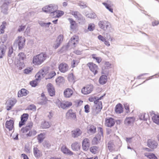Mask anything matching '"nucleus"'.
I'll return each mask as SVG.
<instances>
[{"label": "nucleus", "instance_id": "f257e3e1", "mask_svg": "<svg viewBox=\"0 0 159 159\" xmlns=\"http://www.w3.org/2000/svg\"><path fill=\"white\" fill-rule=\"evenodd\" d=\"M49 67H44L36 74L35 78L38 80H40L43 78H45L47 80L51 79L56 75L55 71H49Z\"/></svg>", "mask_w": 159, "mask_h": 159}, {"label": "nucleus", "instance_id": "f03ea898", "mask_svg": "<svg viewBox=\"0 0 159 159\" xmlns=\"http://www.w3.org/2000/svg\"><path fill=\"white\" fill-rule=\"evenodd\" d=\"M106 94H104L97 98L94 102V108L93 110V113L94 115H96L99 113L102 108V103L100 100L102 99Z\"/></svg>", "mask_w": 159, "mask_h": 159}, {"label": "nucleus", "instance_id": "7ed1b4c3", "mask_svg": "<svg viewBox=\"0 0 159 159\" xmlns=\"http://www.w3.org/2000/svg\"><path fill=\"white\" fill-rule=\"evenodd\" d=\"M47 55L44 53H41L36 56H34L33 63L35 65H39L43 63L47 58Z\"/></svg>", "mask_w": 159, "mask_h": 159}, {"label": "nucleus", "instance_id": "20e7f679", "mask_svg": "<svg viewBox=\"0 0 159 159\" xmlns=\"http://www.w3.org/2000/svg\"><path fill=\"white\" fill-rule=\"evenodd\" d=\"M58 7L57 5L50 4L42 8V11L47 13H51L52 14L53 12L55 10H57Z\"/></svg>", "mask_w": 159, "mask_h": 159}, {"label": "nucleus", "instance_id": "39448f33", "mask_svg": "<svg viewBox=\"0 0 159 159\" xmlns=\"http://www.w3.org/2000/svg\"><path fill=\"white\" fill-rule=\"evenodd\" d=\"M98 25L99 27L104 31H106L111 27V24L110 22L105 20L100 21Z\"/></svg>", "mask_w": 159, "mask_h": 159}, {"label": "nucleus", "instance_id": "423d86ee", "mask_svg": "<svg viewBox=\"0 0 159 159\" xmlns=\"http://www.w3.org/2000/svg\"><path fill=\"white\" fill-rule=\"evenodd\" d=\"M93 86L92 84H88L83 87L81 89L82 93L85 95L90 93L93 90Z\"/></svg>", "mask_w": 159, "mask_h": 159}, {"label": "nucleus", "instance_id": "0eeeda50", "mask_svg": "<svg viewBox=\"0 0 159 159\" xmlns=\"http://www.w3.org/2000/svg\"><path fill=\"white\" fill-rule=\"evenodd\" d=\"M87 66L89 67L90 70L95 75L98 73V66L93 62H89L87 64Z\"/></svg>", "mask_w": 159, "mask_h": 159}, {"label": "nucleus", "instance_id": "6e6552de", "mask_svg": "<svg viewBox=\"0 0 159 159\" xmlns=\"http://www.w3.org/2000/svg\"><path fill=\"white\" fill-rule=\"evenodd\" d=\"M58 68L61 72L65 73L69 70V66L67 63L62 62L59 64Z\"/></svg>", "mask_w": 159, "mask_h": 159}, {"label": "nucleus", "instance_id": "1a4fd4ad", "mask_svg": "<svg viewBox=\"0 0 159 159\" xmlns=\"http://www.w3.org/2000/svg\"><path fill=\"white\" fill-rule=\"evenodd\" d=\"M72 105V102L69 101H60L58 103V107L63 109L69 107Z\"/></svg>", "mask_w": 159, "mask_h": 159}, {"label": "nucleus", "instance_id": "9d476101", "mask_svg": "<svg viewBox=\"0 0 159 159\" xmlns=\"http://www.w3.org/2000/svg\"><path fill=\"white\" fill-rule=\"evenodd\" d=\"M147 146L150 148L154 149L157 148L158 143L155 140L152 139H150L148 140Z\"/></svg>", "mask_w": 159, "mask_h": 159}, {"label": "nucleus", "instance_id": "9b49d317", "mask_svg": "<svg viewBox=\"0 0 159 159\" xmlns=\"http://www.w3.org/2000/svg\"><path fill=\"white\" fill-rule=\"evenodd\" d=\"M90 145V141L88 138H85L82 142L83 149L85 151H87Z\"/></svg>", "mask_w": 159, "mask_h": 159}, {"label": "nucleus", "instance_id": "f8f14e48", "mask_svg": "<svg viewBox=\"0 0 159 159\" xmlns=\"http://www.w3.org/2000/svg\"><path fill=\"white\" fill-rule=\"evenodd\" d=\"M33 126V123L32 122H30L28 123L25 127L22 128L21 129V132L23 133H26L29 131L30 130Z\"/></svg>", "mask_w": 159, "mask_h": 159}, {"label": "nucleus", "instance_id": "ddd939ff", "mask_svg": "<svg viewBox=\"0 0 159 159\" xmlns=\"http://www.w3.org/2000/svg\"><path fill=\"white\" fill-rule=\"evenodd\" d=\"M29 117V115L27 113H24L21 115L20 118V121L19 123V126L21 127L22 126L24 125Z\"/></svg>", "mask_w": 159, "mask_h": 159}, {"label": "nucleus", "instance_id": "4468645a", "mask_svg": "<svg viewBox=\"0 0 159 159\" xmlns=\"http://www.w3.org/2000/svg\"><path fill=\"white\" fill-rule=\"evenodd\" d=\"M66 118L67 119H72L74 120L76 119V116L75 112H74L72 110H69L66 115Z\"/></svg>", "mask_w": 159, "mask_h": 159}, {"label": "nucleus", "instance_id": "2eb2a0df", "mask_svg": "<svg viewBox=\"0 0 159 159\" xmlns=\"http://www.w3.org/2000/svg\"><path fill=\"white\" fill-rule=\"evenodd\" d=\"M16 102L17 100L15 98H12L9 100L7 103V110L8 111L11 110Z\"/></svg>", "mask_w": 159, "mask_h": 159}, {"label": "nucleus", "instance_id": "dca6fc26", "mask_svg": "<svg viewBox=\"0 0 159 159\" xmlns=\"http://www.w3.org/2000/svg\"><path fill=\"white\" fill-rule=\"evenodd\" d=\"M48 92L49 95L51 96L55 95V91L54 87L51 83L48 84L47 86Z\"/></svg>", "mask_w": 159, "mask_h": 159}, {"label": "nucleus", "instance_id": "f3484780", "mask_svg": "<svg viewBox=\"0 0 159 159\" xmlns=\"http://www.w3.org/2000/svg\"><path fill=\"white\" fill-rule=\"evenodd\" d=\"M14 121L13 120H7L5 123L6 127L9 131L12 130L14 129Z\"/></svg>", "mask_w": 159, "mask_h": 159}, {"label": "nucleus", "instance_id": "a211bd4d", "mask_svg": "<svg viewBox=\"0 0 159 159\" xmlns=\"http://www.w3.org/2000/svg\"><path fill=\"white\" fill-rule=\"evenodd\" d=\"M18 42L19 49L21 50L24 48L25 44V39L24 37L19 36L18 37Z\"/></svg>", "mask_w": 159, "mask_h": 159}, {"label": "nucleus", "instance_id": "6ab92c4d", "mask_svg": "<svg viewBox=\"0 0 159 159\" xmlns=\"http://www.w3.org/2000/svg\"><path fill=\"white\" fill-rule=\"evenodd\" d=\"M73 91L72 89L67 88L64 91L63 94L64 96L66 98H69L71 97L73 94Z\"/></svg>", "mask_w": 159, "mask_h": 159}, {"label": "nucleus", "instance_id": "aec40b11", "mask_svg": "<svg viewBox=\"0 0 159 159\" xmlns=\"http://www.w3.org/2000/svg\"><path fill=\"white\" fill-rule=\"evenodd\" d=\"M64 14L63 11L55 10L51 15L53 18H59L62 16Z\"/></svg>", "mask_w": 159, "mask_h": 159}, {"label": "nucleus", "instance_id": "412c9836", "mask_svg": "<svg viewBox=\"0 0 159 159\" xmlns=\"http://www.w3.org/2000/svg\"><path fill=\"white\" fill-rule=\"evenodd\" d=\"M115 124V121L114 119L110 118L108 119H106L105 120V125L106 126L111 127L113 126Z\"/></svg>", "mask_w": 159, "mask_h": 159}, {"label": "nucleus", "instance_id": "4be33fe9", "mask_svg": "<svg viewBox=\"0 0 159 159\" xmlns=\"http://www.w3.org/2000/svg\"><path fill=\"white\" fill-rule=\"evenodd\" d=\"M123 111L124 108L121 103H119L116 105L115 108V111L116 113H121L123 112Z\"/></svg>", "mask_w": 159, "mask_h": 159}, {"label": "nucleus", "instance_id": "5701e85b", "mask_svg": "<svg viewBox=\"0 0 159 159\" xmlns=\"http://www.w3.org/2000/svg\"><path fill=\"white\" fill-rule=\"evenodd\" d=\"M61 150L62 152L64 154L70 156H72L73 154V153L65 145H63L61 147Z\"/></svg>", "mask_w": 159, "mask_h": 159}, {"label": "nucleus", "instance_id": "b1692460", "mask_svg": "<svg viewBox=\"0 0 159 159\" xmlns=\"http://www.w3.org/2000/svg\"><path fill=\"white\" fill-rule=\"evenodd\" d=\"M82 133L81 130L78 128H76L75 130L72 131L71 135L74 138H76L80 135Z\"/></svg>", "mask_w": 159, "mask_h": 159}, {"label": "nucleus", "instance_id": "393cba45", "mask_svg": "<svg viewBox=\"0 0 159 159\" xmlns=\"http://www.w3.org/2000/svg\"><path fill=\"white\" fill-rule=\"evenodd\" d=\"M70 24V28L73 30H75L77 27V25L75 21L70 18L68 19Z\"/></svg>", "mask_w": 159, "mask_h": 159}, {"label": "nucleus", "instance_id": "a878e982", "mask_svg": "<svg viewBox=\"0 0 159 159\" xmlns=\"http://www.w3.org/2000/svg\"><path fill=\"white\" fill-rule=\"evenodd\" d=\"M79 40L78 35H74L70 39V42L75 46V45L78 43Z\"/></svg>", "mask_w": 159, "mask_h": 159}, {"label": "nucleus", "instance_id": "bb28decb", "mask_svg": "<svg viewBox=\"0 0 159 159\" xmlns=\"http://www.w3.org/2000/svg\"><path fill=\"white\" fill-rule=\"evenodd\" d=\"M96 127L93 125H89L87 128L88 132L89 133L93 134L96 131Z\"/></svg>", "mask_w": 159, "mask_h": 159}, {"label": "nucleus", "instance_id": "cd10ccee", "mask_svg": "<svg viewBox=\"0 0 159 159\" xmlns=\"http://www.w3.org/2000/svg\"><path fill=\"white\" fill-rule=\"evenodd\" d=\"M29 92L25 89H22L19 91L18 93V96L19 97H21L23 96H26Z\"/></svg>", "mask_w": 159, "mask_h": 159}, {"label": "nucleus", "instance_id": "c85d7f7f", "mask_svg": "<svg viewBox=\"0 0 159 159\" xmlns=\"http://www.w3.org/2000/svg\"><path fill=\"white\" fill-rule=\"evenodd\" d=\"M71 148L73 151H78L80 149V145L77 142H75L71 145Z\"/></svg>", "mask_w": 159, "mask_h": 159}, {"label": "nucleus", "instance_id": "c756f323", "mask_svg": "<svg viewBox=\"0 0 159 159\" xmlns=\"http://www.w3.org/2000/svg\"><path fill=\"white\" fill-rule=\"evenodd\" d=\"M6 49V46L2 45L0 46V58H2L4 55Z\"/></svg>", "mask_w": 159, "mask_h": 159}, {"label": "nucleus", "instance_id": "7c9ffc66", "mask_svg": "<svg viewBox=\"0 0 159 159\" xmlns=\"http://www.w3.org/2000/svg\"><path fill=\"white\" fill-rule=\"evenodd\" d=\"M65 82V79L62 76H59L56 79V84L58 85L62 84Z\"/></svg>", "mask_w": 159, "mask_h": 159}, {"label": "nucleus", "instance_id": "2f4dec72", "mask_svg": "<svg viewBox=\"0 0 159 159\" xmlns=\"http://www.w3.org/2000/svg\"><path fill=\"white\" fill-rule=\"evenodd\" d=\"M16 67L18 70H21L25 66L23 62H21L20 61H18L15 64Z\"/></svg>", "mask_w": 159, "mask_h": 159}, {"label": "nucleus", "instance_id": "473e14b6", "mask_svg": "<svg viewBox=\"0 0 159 159\" xmlns=\"http://www.w3.org/2000/svg\"><path fill=\"white\" fill-rule=\"evenodd\" d=\"M71 14L75 18L79 20H80L82 18V15L77 11H72Z\"/></svg>", "mask_w": 159, "mask_h": 159}, {"label": "nucleus", "instance_id": "72a5a7b5", "mask_svg": "<svg viewBox=\"0 0 159 159\" xmlns=\"http://www.w3.org/2000/svg\"><path fill=\"white\" fill-rule=\"evenodd\" d=\"M98 147L93 146L90 148L89 150L92 153L95 154L98 152Z\"/></svg>", "mask_w": 159, "mask_h": 159}, {"label": "nucleus", "instance_id": "f704fd0d", "mask_svg": "<svg viewBox=\"0 0 159 159\" xmlns=\"http://www.w3.org/2000/svg\"><path fill=\"white\" fill-rule=\"evenodd\" d=\"M107 76L105 75H102L99 79V82L100 84H105L107 81Z\"/></svg>", "mask_w": 159, "mask_h": 159}, {"label": "nucleus", "instance_id": "c9c22d12", "mask_svg": "<svg viewBox=\"0 0 159 159\" xmlns=\"http://www.w3.org/2000/svg\"><path fill=\"white\" fill-rule=\"evenodd\" d=\"M52 103V101L48 100L46 97L44 99H43L41 102V103L42 105H45L47 106H50Z\"/></svg>", "mask_w": 159, "mask_h": 159}, {"label": "nucleus", "instance_id": "e433bc0d", "mask_svg": "<svg viewBox=\"0 0 159 159\" xmlns=\"http://www.w3.org/2000/svg\"><path fill=\"white\" fill-rule=\"evenodd\" d=\"M149 118V116L148 114L145 113H142L139 116V119L141 120H147Z\"/></svg>", "mask_w": 159, "mask_h": 159}, {"label": "nucleus", "instance_id": "4c0bfd02", "mask_svg": "<svg viewBox=\"0 0 159 159\" xmlns=\"http://www.w3.org/2000/svg\"><path fill=\"white\" fill-rule=\"evenodd\" d=\"M34 153L35 157L38 158L41 155V152L37 148L34 149Z\"/></svg>", "mask_w": 159, "mask_h": 159}, {"label": "nucleus", "instance_id": "58836bf2", "mask_svg": "<svg viewBox=\"0 0 159 159\" xmlns=\"http://www.w3.org/2000/svg\"><path fill=\"white\" fill-rule=\"evenodd\" d=\"M102 4L110 11L111 13L113 12V9L112 8V6H113V5H110L106 2H103Z\"/></svg>", "mask_w": 159, "mask_h": 159}, {"label": "nucleus", "instance_id": "ea45409f", "mask_svg": "<svg viewBox=\"0 0 159 159\" xmlns=\"http://www.w3.org/2000/svg\"><path fill=\"white\" fill-rule=\"evenodd\" d=\"M153 122L157 125H159V115H154L152 117Z\"/></svg>", "mask_w": 159, "mask_h": 159}, {"label": "nucleus", "instance_id": "a19ab883", "mask_svg": "<svg viewBox=\"0 0 159 159\" xmlns=\"http://www.w3.org/2000/svg\"><path fill=\"white\" fill-rule=\"evenodd\" d=\"M135 118L134 117L127 118L125 120V122L128 124L133 123L135 120Z\"/></svg>", "mask_w": 159, "mask_h": 159}, {"label": "nucleus", "instance_id": "79ce46f5", "mask_svg": "<svg viewBox=\"0 0 159 159\" xmlns=\"http://www.w3.org/2000/svg\"><path fill=\"white\" fill-rule=\"evenodd\" d=\"M63 39V36L62 35H59L57 38V40L59 41V43H57L56 45L55 46V48H57L60 45V43L62 42Z\"/></svg>", "mask_w": 159, "mask_h": 159}, {"label": "nucleus", "instance_id": "37998d69", "mask_svg": "<svg viewBox=\"0 0 159 159\" xmlns=\"http://www.w3.org/2000/svg\"><path fill=\"white\" fill-rule=\"evenodd\" d=\"M41 126L43 128H48L50 126V125L48 122L44 121L42 123Z\"/></svg>", "mask_w": 159, "mask_h": 159}, {"label": "nucleus", "instance_id": "c03bdc74", "mask_svg": "<svg viewBox=\"0 0 159 159\" xmlns=\"http://www.w3.org/2000/svg\"><path fill=\"white\" fill-rule=\"evenodd\" d=\"M144 155L149 159H158L157 157L153 153L148 154L147 153H145Z\"/></svg>", "mask_w": 159, "mask_h": 159}, {"label": "nucleus", "instance_id": "a18cd8bd", "mask_svg": "<svg viewBox=\"0 0 159 159\" xmlns=\"http://www.w3.org/2000/svg\"><path fill=\"white\" fill-rule=\"evenodd\" d=\"M6 23L5 21H3L2 23V24L1 25L0 28V34H3L4 32V29L6 28Z\"/></svg>", "mask_w": 159, "mask_h": 159}, {"label": "nucleus", "instance_id": "49530a36", "mask_svg": "<svg viewBox=\"0 0 159 159\" xmlns=\"http://www.w3.org/2000/svg\"><path fill=\"white\" fill-rule=\"evenodd\" d=\"M107 147L108 149L111 151L113 150L114 145L112 141H110L108 142L107 144Z\"/></svg>", "mask_w": 159, "mask_h": 159}, {"label": "nucleus", "instance_id": "de8ad7c7", "mask_svg": "<svg viewBox=\"0 0 159 159\" xmlns=\"http://www.w3.org/2000/svg\"><path fill=\"white\" fill-rule=\"evenodd\" d=\"M37 133V132L34 130H31L29 131L28 133L26 134L27 137H30L35 136Z\"/></svg>", "mask_w": 159, "mask_h": 159}, {"label": "nucleus", "instance_id": "09e8293b", "mask_svg": "<svg viewBox=\"0 0 159 159\" xmlns=\"http://www.w3.org/2000/svg\"><path fill=\"white\" fill-rule=\"evenodd\" d=\"M68 79L69 81L71 82L74 83L75 82V77L72 73L68 75Z\"/></svg>", "mask_w": 159, "mask_h": 159}, {"label": "nucleus", "instance_id": "8fccbe9b", "mask_svg": "<svg viewBox=\"0 0 159 159\" xmlns=\"http://www.w3.org/2000/svg\"><path fill=\"white\" fill-rule=\"evenodd\" d=\"M45 138L44 134H40L38 136V140L39 143H41Z\"/></svg>", "mask_w": 159, "mask_h": 159}, {"label": "nucleus", "instance_id": "3c124183", "mask_svg": "<svg viewBox=\"0 0 159 159\" xmlns=\"http://www.w3.org/2000/svg\"><path fill=\"white\" fill-rule=\"evenodd\" d=\"M18 56L19 57L20 60H24L26 58V56L24 53L23 52H20L19 53Z\"/></svg>", "mask_w": 159, "mask_h": 159}, {"label": "nucleus", "instance_id": "603ef678", "mask_svg": "<svg viewBox=\"0 0 159 159\" xmlns=\"http://www.w3.org/2000/svg\"><path fill=\"white\" fill-rule=\"evenodd\" d=\"M37 80V79H36L35 80H33L30 82V85L32 86L33 87H35L38 84V83L37 82V80Z\"/></svg>", "mask_w": 159, "mask_h": 159}, {"label": "nucleus", "instance_id": "864d4df0", "mask_svg": "<svg viewBox=\"0 0 159 159\" xmlns=\"http://www.w3.org/2000/svg\"><path fill=\"white\" fill-rule=\"evenodd\" d=\"M101 139V136L99 134H97L96 137L93 139V141L96 143H98V142Z\"/></svg>", "mask_w": 159, "mask_h": 159}, {"label": "nucleus", "instance_id": "5fc2aeb1", "mask_svg": "<svg viewBox=\"0 0 159 159\" xmlns=\"http://www.w3.org/2000/svg\"><path fill=\"white\" fill-rule=\"evenodd\" d=\"M33 70V68L32 67H28L24 70V73L26 74H29Z\"/></svg>", "mask_w": 159, "mask_h": 159}, {"label": "nucleus", "instance_id": "6e6d98bb", "mask_svg": "<svg viewBox=\"0 0 159 159\" xmlns=\"http://www.w3.org/2000/svg\"><path fill=\"white\" fill-rule=\"evenodd\" d=\"M95 25L94 24H89L88 30L90 31H93L95 28Z\"/></svg>", "mask_w": 159, "mask_h": 159}, {"label": "nucleus", "instance_id": "4d7b16f0", "mask_svg": "<svg viewBox=\"0 0 159 159\" xmlns=\"http://www.w3.org/2000/svg\"><path fill=\"white\" fill-rule=\"evenodd\" d=\"M79 62L76 60H73L71 63V66L72 68H74L76 66L78 65Z\"/></svg>", "mask_w": 159, "mask_h": 159}, {"label": "nucleus", "instance_id": "13d9d810", "mask_svg": "<svg viewBox=\"0 0 159 159\" xmlns=\"http://www.w3.org/2000/svg\"><path fill=\"white\" fill-rule=\"evenodd\" d=\"M98 98H97L95 96H90V97L88 99L89 101L90 102H94Z\"/></svg>", "mask_w": 159, "mask_h": 159}, {"label": "nucleus", "instance_id": "bf43d9fd", "mask_svg": "<svg viewBox=\"0 0 159 159\" xmlns=\"http://www.w3.org/2000/svg\"><path fill=\"white\" fill-rule=\"evenodd\" d=\"M85 112L86 113L89 112L90 111V107L89 105L87 104L84 106Z\"/></svg>", "mask_w": 159, "mask_h": 159}, {"label": "nucleus", "instance_id": "052dcab7", "mask_svg": "<svg viewBox=\"0 0 159 159\" xmlns=\"http://www.w3.org/2000/svg\"><path fill=\"white\" fill-rule=\"evenodd\" d=\"M25 28V25H21L20 26L18 30V31L20 32L21 31H23Z\"/></svg>", "mask_w": 159, "mask_h": 159}, {"label": "nucleus", "instance_id": "680f3d73", "mask_svg": "<svg viewBox=\"0 0 159 159\" xmlns=\"http://www.w3.org/2000/svg\"><path fill=\"white\" fill-rule=\"evenodd\" d=\"M13 52V48L12 47H11L9 48V51L8 52V55L9 56Z\"/></svg>", "mask_w": 159, "mask_h": 159}, {"label": "nucleus", "instance_id": "e2e57ef3", "mask_svg": "<svg viewBox=\"0 0 159 159\" xmlns=\"http://www.w3.org/2000/svg\"><path fill=\"white\" fill-rule=\"evenodd\" d=\"M98 39L100 40L102 42H104L105 40H106V39L103 37L102 35H100L98 36Z\"/></svg>", "mask_w": 159, "mask_h": 159}, {"label": "nucleus", "instance_id": "0e129e2a", "mask_svg": "<svg viewBox=\"0 0 159 159\" xmlns=\"http://www.w3.org/2000/svg\"><path fill=\"white\" fill-rule=\"evenodd\" d=\"M159 24V21L157 20H154L152 22V25L153 26L158 25Z\"/></svg>", "mask_w": 159, "mask_h": 159}, {"label": "nucleus", "instance_id": "69168bd1", "mask_svg": "<svg viewBox=\"0 0 159 159\" xmlns=\"http://www.w3.org/2000/svg\"><path fill=\"white\" fill-rule=\"evenodd\" d=\"M29 109L31 110H35L36 109V107L34 105H30L29 107Z\"/></svg>", "mask_w": 159, "mask_h": 159}, {"label": "nucleus", "instance_id": "338daca9", "mask_svg": "<svg viewBox=\"0 0 159 159\" xmlns=\"http://www.w3.org/2000/svg\"><path fill=\"white\" fill-rule=\"evenodd\" d=\"M124 107L127 112H129L130 111L129 106L127 104H125L124 105Z\"/></svg>", "mask_w": 159, "mask_h": 159}, {"label": "nucleus", "instance_id": "774afa93", "mask_svg": "<svg viewBox=\"0 0 159 159\" xmlns=\"http://www.w3.org/2000/svg\"><path fill=\"white\" fill-rule=\"evenodd\" d=\"M80 6L82 7L83 8L86 7L87 6L85 3H84L83 2H81L79 3Z\"/></svg>", "mask_w": 159, "mask_h": 159}]
</instances>
